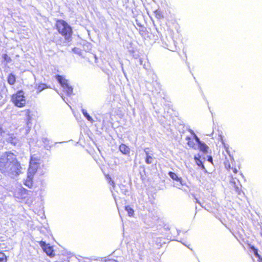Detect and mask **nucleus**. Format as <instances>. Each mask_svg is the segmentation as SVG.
Segmentation results:
<instances>
[{"mask_svg":"<svg viewBox=\"0 0 262 262\" xmlns=\"http://www.w3.org/2000/svg\"><path fill=\"white\" fill-rule=\"evenodd\" d=\"M21 166L16 156L6 151L0 157V171L3 174L17 176L21 173Z\"/></svg>","mask_w":262,"mask_h":262,"instance_id":"f257e3e1","label":"nucleus"},{"mask_svg":"<svg viewBox=\"0 0 262 262\" xmlns=\"http://www.w3.org/2000/svg\"><path fill=\"white\" fill-rule=\"evenodd\" d=\"M55 28L66 41H71L73 33V29L66 21L61 19H56Z\"/></svg>","mask_w":262,"mask_h":262,"instance_id":"f03ea898","label":"nucleus"},{"mask_svg":"<svg viewBox=\"0 0 262 262\" xmlns=\"http://www.w3.org/2000/svg\"><path fill=\"white\" fill-rule=\"evenodd\" d=\"M35 158L31 157L30 161L29 167L28 168L27 178L24 182V185L31 188L33 186V178L34 174L37 172L39 163L36 161Z\"/></svg>","mask_w":262,"mask_h":262,"instance_id":"7ed1b4c3","label":"nucleus"},{"mask_svg":"<svg viewBox=\"0 0 262 262\" xmlns=\"http://www.w3.org/2000/svg\"><path fill=\"white\" fill-rule=\"evenodd\" d=\"M10 101L15 107L18 108L24 107L28 103L25 92L23 90H18L12 94Z\"/></svg>","mask_w":262,"mask_h":262,"instance_id":"20e7f679","label":"nucleus"},{"mask_svg":"<svg viewBox=\"0 0 262 262\" xmlns=\"http://www.w3.org/2000/svg\"><path fill=\"white\" fill-rule=\"evenodd\" d=\"M39 244L42 249L43 251L51 257H53L55 256L53 247L50 246L49 244H46L44 241H40Z\"/></svg>","mask_w":262,"mask_h":262,"instance_id":"39448f33","label":"nucleus"},{"mask_svg":"<svg viewBox=\"0 0 262 262\" xmlns=\"http://www.w3.org/2000/svg\"><path fill=\"white\" fill-rule=\"evenodd\" d=\"M194 137L195 139L196 140V142L198 143L199 149L200 150L204 152H207L208 150V146L204 143H202L200 141L199 138L197 137V136L193 133Z\"/></svg>","mask_w":262,"mask_h":262,"instance_id":"423d86ee","label":"nucleus"},{"mask_svg":"<svg viewBox=\"0 0 262 262\" xmlns=\"http://www.w3.org/2000/svg\"><path fill=\"white\" fill-rule=\"evenodd\" d=\"M144 151L146 154V157L145 158V163L147 164H151L153 162L154 158L152 154L149 153V148H145Z\"/></svg>","mask_w":262,"mask_h":262,"instance_id":"0eeeda50","label":"nucleus"},{"mask_svg":"<svg viewBox=\"0 0 262 262\" xmlns=\"http://www.w3.org/2000/svg\"><path fill=\"white\" fill-rule=\"evenodd\" d=\"M119 149L122 154L125 155H128L130 151L129 146L123 143H122L119 145Z\"/></svg>","mask_w":262,"mask_h":262,"instance_id":"6e6552de","label":"nucleus"},{"mask_svg":"<svg viewBox=\"0 0 262 262\" xmlns=\"http://www.w3.org/2000/svg\"><path fill=\"white\" fill-rule=\"evenodd\" d=\"M168 174L173 180L179 182L182 185H184L183 179L179 177L176 173L172 171H169Z\"/></svg>","mask_w":262,"mask_h":262,"instance_id":"1a4fd4ad","label":"nucleus"},{"mask_svg":"<svg viewBox=\"0 0 262 262\" xmlns=\"http://www.w3.org/2000/svg\"><path fill=\"white\" fill-rule=\"evenodd\" d=\"M48 88H50V86L44 83H39L37 84L35 86V89L36 90L37 93H39L43 90Z\"/></svg>","mask_w":262,"mask_h":262,"instance_id":"9d476101","label":"nucleus"},{"mask_svg":"<svg viewBox=\"0 0 262 262\" xmlns=\"http://www.w3.org/2000/svg\"><path fill=\"white\" fill-rule=\"evenodd\" d=\"M16 81V77L14 74L10 73L8 75L7 82L10 85H14Z\"/></svg>","mask_w":262,"mask_h":262,"instance_id":"9b49d317","label":"nucleus"},{"mask_svg":"<svg viewBox=\"0 0 262 262\" xmlns=\"http://www.w3.org/2000/svg\"><path fill=\"white\" fill-rule=\"evenodd\" d=\"M56 78L58 82L60 84L61 86L66 85L67 83H68V81L61 75H56Z\"/></svg>","mask_w":262,"mask_h":262,"instance_id":"f8f14e48","label":"nucleus"},{"mask_svg":"<svg viewBox=\"0 0 262 262\" xmlns=\"http://www.w3.org/2000/svg\"><path fill=\"white\" fill-rule=\"evenodd\" d=\"M62 88L67 95L69 96L72 94L73 88L69 85V83H67L66 85H64L63 86H62Z\"/></svg>","mask_w":262,"mask_h":262,"instance_id":"ddd939ff","label":"nucleus"},{"mask_svg":"<svg viewBox=\"0 0 262 262\" xmlns=\"http://www.w3.org/2000/svg\"><path fill=\"white\" fill-rule=\"evenodd\" d=\"M249 248L250 249L252 250L253 251L255 256L258 258V261L259 262H262V258L260 256V255L258 254L257 249L252 245L249 246Z\"/></svg>","mask_w":262,"mask_h":262,"instance_id":"4468645a","label":"nucleus"},{"mask_svg":"<svg viewBox=\"0 0 262 262\" xmlns=\"http://www.w3.org/2000/svg\"><path fill=\"white\" fill-rule=\"evenodd\" d=\"M201 156L198 155V156L194 157V160L195 161L196 164L200 167H201L202 169H204L205 167L203 165V164L201 160H200Z\"/></svg>","mask_w":262,"mask_h":262,"instance_id":"2eb2a0df","label":"nucleus"},{"mask_svg":"<svg viewBox=\"0 0 262 262\" xmlns=\"http://www.w3.org/2000/svg\"><path fill=\"white\" fill-rule=\"evenodd\" d=\"M154 14H155V17L158 19H161L164 18V15L163 14V13L160 10H156L154 11Z\"/></svg>","mask_w":262,"mask_h":262,"instance_id":"dca6fc26","label":"nucleus"},{"mask_svg":"<svg viewBox=\"0 0 262 262\" xmlns=\"http://www.w3.org/2000/svg\"><path fill=\"white\" fill-rule=\"evenodd\" d=\"M125 210L127 212L129 216H133L134 214V210L129 206H126L125 207Z\"/></svg>","mask_w":262,"mask_h":262,"instance_id":"f3484780","label":"nucleus"},{"mask_svg":"<svg viewBox=\"0 0 262 262\" xmlns=\"http://www.w3.org/2000/svg\"><path fill=\"white\" fill-rule=\"evenodd\" d=\"M186 140L187 141V144L189 146L191 147H194L195 146V144L193 142V139L190 137H186Z\"/></svg>","mask_w":262,"mask_h":262,"instance_id":"a211bd4d","label":"nucleus"},{"mask_svg":"<svg viewBox=\"0 0 262 262\" xmlns=\"http://www.w3.org/2000/svg\"><path fill=\"white\" fill-rule=\"evenodd\" d=\"M105 178L108 182V183L111 185L112 186V187L113 188H114L115 187V184L114 183V182L113 181V180H112V178L111 177V176L107 174H106L105 175Z\"/></svg>","mask_w":262,"mask_h":262,"instance_id":"6ab92c4d","label":"nucleus"},{"mask_svg":"<svg viewBox=\"0 0 262 262\" xmlns=\"http://www.w3.org/2000/svg\"><path fill=\"white\" fill-rule=\"evenodd\" d=\"M7 257L3 252H0V262H7Z\"/></svg>","mask_w":262,"mask_h":262,"instance_id":"aec40b11","label":"nucleus"},{"mask_svg":"<svg viewBox=\"0 0 262 262\" xmlns=\"http://www.w3.org/2000/svg\"><path fill=\"white\" fill-rule=\"evenodd\" d=\"M82 113L84 117L89 121L92 120V118L89 115V114L85 110H82Z\"/></svg>","mask_w":262,"mask_h":262,"instance_id":"412c9836","label":"nucleus"},{"mask_svg":"<svg viewBox=\"0 0 262 262\" xmlns=\"http://www.w3.org/2000/svg\"><path fill=\"white\" fill-rule=\"evenodd\" d=\"M3 58L6 62H9L11 60V58L6 54L3 55Z\"/></svg>","mask_w":262,"mask_h":262,"instance_id":"4be33fe9","label":"nucleus"},{"mask_svg":"<svg viewBox=\"0 0 262 262\" xmlns=\"http://www.w3.org/2000/svg\"><path fill=\"white\" fill-rule=\"evenodd\" d=\"M24 112L25 113L26 116L28 119H30L31 117V111L29 109H26L24 111Z\"/></svg>","mask_w":262,"mask_h":262,"instance_id":"5701e85b","label":"nucleus"},{"mask_svg":"<svg viewBox=\"0 0 262 262\" xmlns=\"http://www.w3.org/2000/svg\"><path fill=\"white\" fill-rule=\"evenodd\" d=\"M227 169H228L229 171H232L235 174L237 173L238 172V170L236 168L231 167L230 165H228Z\"/></svg>","mask_w":262,"mask_h":262,"instance_id":"b1692460","label":"nucleus"},{"mask_svg":"<svg viewBox=\"0 0 262 262\" xmlns=\"http://www.w3.org/2000/svg\"><path fill=\"white\" fill-rule=\"evenodd\" d=\"M234 189L235 191L237 192L238 194H240L241 192H242L241 189L240 187H238L237 186H234Z\"/></svg>","mask_w":262,"mask_h":262,"instance_id":"393cba45","label":"nucleus"},{"mask_svg":"<svg viewBox=\"0 0 262 262\" xmlns=\"http://www.w3.org/2000/svg\"><path fill=\"white\" fill-rule=\"evenodd\" d=\"M105 262H118L114 259H108L105 260Z\"/></svg>","mask_w":262,"mask_h":262,"instance_id":"a878e982","label":"nucleus"},{"mask_svg":"<svg viewBox=\"0 0 262 262\" xmlns=\"http://www.w3.org/2000/svg\"><path fill=\"white\" fill-rule=\"evenodd\" d=\"M208 160L211 163H212V158L211 156H209L208 157Z\"/></svg>","mask_w":262,"mask_h":262,"instance_id":"bb28decb","label":"nucleus"},{"mask_svg":"<svg viewBox=\"0 0 262 262\" xmlns=\"http://www.w3.org/2000/svg\"><path fill=\"white\" fill-rule=\"evenodd\" d=\"M21 191L24 192L25 193H27L28 191L25 188H23L22 189H21Z\"/></svg>","mask_w":262,"mask_h":262,"instance_id":"cd10ccee","label":"nucleus"},{"mask_svg":"<svg viewBox=\"0 0 262 262\" xmlns=\"http://www.w3.org/2000/svg\"><path fill=\"white\" fill-rule=\"evenodd\" d=\"M226 148V151L227 152H229V151H228V148L227 147H226V146H225Z\"/></svg>","mask_w":262,"mask_h":262,"instance_id":"c85d7f7f","label":"nucleus"}]
</instances>
